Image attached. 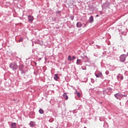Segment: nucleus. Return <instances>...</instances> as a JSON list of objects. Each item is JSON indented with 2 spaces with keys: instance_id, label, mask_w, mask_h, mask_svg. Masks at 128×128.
<instances>
[{
  "instance_id": "nucleus-1",
  "label": "nucleus",
  "mask_w": 128,
  "mask_h": 128,
  "mask_svg": "<svg viewBox=\"0 0 128 128\" xmlns=\"http://www.w3.org/2000/svg\"><path fill=\"white\" fill-rule=\"evenodd\" d=\"M9 68H10L12 70H16L18 68V66L16 62H12L10 64Z\"/></svg>"
},
{
  "instance_id": "nucleus-2",
  "label": "nucleus",
  "mask_w": 128,
  "mask_h": 128,
  "mask_svg": "<svg viewBox=\"0 0 128 128\" xmlns=\"http://www.w3.org/2000/svg\"><path fill=\"white\" fill-rule=\"evenodd\" d=\"M126 55L124 54H122L120 56V60L121 62H126Z\"/></svg>"
},
{
  "instance_id": "nucleus-3",
  "label": "nucleus",
  "mask_w": 128,
  "mask_h": 128,
  "mask_svg": "<svg viewBox=\"0 0 128 128\" xmlns=\"http://www.w3.org/2000/svg\"><path fill=\"white\" fill-rule=\"evenodd\" d=\"M114 96H115L117 100H120L122 98V94L117 93L114 95Z\"/></svg>"
},
{
  "instance_id": "nucleus-4",
  "label": "nucleus",
  "mask_w": 128,
  "mask_h": 128,
  "mask_svg": "<svg viewBox=\"0 0 128 128\" xmlns=\"http://www.w3.org/2000/svg\"><path fill=\"white\" fill-rule=\"evenodd\" d=\"M28 22H29L30 24H32V22H34V18L33 16L29 15L28 16Z\"/></svg>"
},
{
  "instance_id": "nucleus-5",
  "label": "nucleus",
  "mask_w": 128,
  "mask_h": 128,
  "mask_svg": "<svg viewBox=\"0 0 128 128\" xmlns=\"http://www.w3.org/2000/svg\"><path fill=\"white\" fill-rule=\"evenodd\" d=\"M95 76L96 78H104V76H102V72H98L95 74Z\"/></svg>"
},
{
  "instance_id": "nucleus-6",
  "label": "nucleus",
  "mask_w": 128,
  "mask_h": 128,
  "mask_svg": "<svg viewBox=\"0 0 128 128\" xmlns=\"http://www.w3.org/2000/svg\"><path fill=\"white\" fill-rule=\"evenodd\" d=\"M76 64H78L79 66H82V61L81 60L78 59L76 60Z\"/></svg>"
},
{
  "instance_id": "nucleus-7",
  "label": "nucleus",
  "mask_w": 128,
  "mask_h": 128,
  "mask_svg": "<svg viewBox=\"0 0 128 128\" xmlns=\"http://www.w3.org/2000/svg\"><path fill=\"white\" fill-rule=\"evenodd\" d=\"M63 98H64V100H68V96L66 92L64 94Z\"/></svg>"
},
{
  "instance_id": "nucleus-8",
  "label": "nucleus",
  "mask_w": 128,
  "mask_h": 128,
  "mask_svg": "<svg viewBox=\"0 0 128 128\" xmlns=\"http://www.w3.org/2000/svg\"><path fill=\"white\" fill-rule=\"evenodd\" d=\"M89 22H90V24H92V22H94V16H91L90 17Z\"/></svg>"
},
{
  "instance_id": "nucleus-9",
  "label": "nucleus",
  "mask_w": 128,
  "mask_h": 128,
  "mask_svg": "<svg viewBox=\"0 0 128 128\" xmlns=\"http://www.w3.org/2000/svg\"><path fill=\"white\" fill-rule=\"evenodd\" d=\"M19 68V70H24V65L22 64H20L18 66Z\"/></svg>"
},
{
  "instance_id": "nucleus-10",
  "label": "nucleus",
  "mask_w": 128,
  "mask_h": 128,
  "mask_svg": "<svg viewBox=\"0 0 128 128\" xmlns=\"http://www.w3.org/2000/svg\"><path fill=\"white\" fill-rule=\"evenodd\" d=\"M75 94H76L78 98H80V93L76 89Z\"/></svg>"
},
{
  "instance_id": "nucleus-11",
  "label": "nucleus",
  "mask_w": 128,
  "mask_h": 128,
  "mask_svg": "<svg viewBox=\"0 0 128 128\" xmlns=\"http://www.w3.org/2000/svg\"><path fill=\"white\" fill-rule=\"evenodd\" d=\"M30 126L31 128H34V126H36V124H34V122L32 121H31L30 122Z\"/></svg>"
},
{
  "instance_id": "nucleus-12",
  "label": "nucleus",
  "mask_w": 128,
  "mask_h": 128,
  "mask_svg": "<svg viewBox=\"0 0 128 128\" xmlns=\"http://www.w3.org/2000/svg\"><path fill=\"white\" fill-rule=\"evenodd\" d=\"M54 78L55 80H58L60 78V77L58 74H55Z\"/></svg>"
},
{
  "instance_id": "nucleus-13",
  "label": "nucleus",
  "mask_w": 128,
  "mask_h": 128,
  "mask_svg": "<svg viewBox=\"0 0 128 128\" xmlns=\"http://www.w3.org/2000/svg\"><path fill=\"white\" fill-rule=\"evenodd\" d=\"M11 128H16V123L13 122L11 124Z\"/></svg>"
},
{
  "instance_id": "nucleus-14",
  "label": "nucleus",
  "mask_w": 128,
  "mask_h": 128,
  "mask_svg": "<svg viewBox=\"0 0 128 128\" xmlns=\"http://www.w3.org/2000/svg\"><path fill=\"white\" fill-rule=\"evenodd\" d=\"M103 6L104 8H108L110 6V4L108 3H105L104 4Z\"/></svg>"
},
{
  "instance_id": "nucleus-15",
  "label": "nucleus",
  "mask_w": 128,
  "mask_h": 128,
  "mask_svg": "<svg viewBox=\"0 0 128 128\" xmlns=\"http://www.w3.org/2000/svg\"><path fill=\"white\" fill-rule=\"evenodd\" d=\"M76 26L77 28H82V22H78L76 24Z\"/></svg>"
},
{
  "instance_id": "nucleus-16",
  "label": "nucleus",
  "mask_w": 128,
  "mask_h": 128,
  "mask_svg": "<svg viewBox=\"0 0 128 128\" xmlns=\"http://www.w3.org/2000/svg\"><path fill=\"white\" fill-rule=\"evenodd\" d=\"M21 72V74H24V76H26V72L27 71H25L24 70H20Z\"/></svg>"
},
{
  "instance_id": "nucleus-17",
  "label": "nucleus",
  "mask_w": 128,
  "mask_h": 128,
  "mask_svg": "<svg viewBox=\"0 0 128 128\" xmlns=\"http://www.w3.org/2000/svg\"><path fill=\"white\" fill-rule=\"evenodd\" d=\"M80 58H82V60H88L87 56H81Z\"/></svg>"
},
{
  "instance_id": "nucleus-18",
  "label": "nucleus",
  "mask_w": 128,
  "mask_h": 128,
  "mask_svg": "<svg viewBox=\"0 0 128 128\" xmlns=\"http://www.w3.org/2000/svg\"><path fill=\"white\" fill-rule=\"evenodd\" d=\"M39 112H40V114H44V110H42V109H40V110H39Z\"/></svg>"
},
{
  "instance_id": "nucleus-19",
  "label": "nucleus",
  "mask_w": 128,
  "mask_h": 128,
  "mask_svg": "<svg viewBox=\"0 0 128 128\" xmlns=\"http://www.w3.org/2000/svg\"><path fill=\"white\" fill-rule=\"evenodd\" d=\"M68 60H70V62H72V56H68Z\"/></svg>"
},
{
  "instance_id": "nucleus-20",
  "label": "nucleus",
  "mask_w": 128,
  "mask_h": 128,
  "mask_svg": "<svg viewBox=\"0 0 128 128\" xmlns=\"http://www.w3.org/2000/svg\"><path fill=\"white\" fill-rule=\"evenodd\" d=\"M19 42H24V38H20L18 40Z\"/></svg>"
},
{
  "instance_id": "nucleus-21",
  "label": "nucleus",
  "mask_w": 128,
  "mask_h": 128,
  "mask_svg": "<svg viewBox=\"0 0 128 128\" xmlns=\"http://www.w3.org/2000/svg\"><path fill=\"white\" fill-rule=\"evenodd\" d=\"M74 16H70V18L71 20H74Z\"/></svg>"
},
{
  "instance_id": "nucleus-22",
  "label": "nucleus",
  "mask_w": 128,
  "mask_h": 128,
  "mask_svg": "<svg viewBox=\"0 0 128 128\" xmlns=\"http://www.w3.org/2000/svg\"><path fill=\"white\" fill-rule=\"evenodd\" d=\"M110 74V71L108 70H106V76Z\"/></svg>"
},
{
  "instance_id": "nucleus-23",
  "label": "nucleus",
  "mask_w": 128,
  "mask_h": 128,
  "mask_svg": "<svg viewBox=\"0 0 128 128\" xmlns=\"http://www.w3.org/2000/svg\"><path fill=\"white\" fill-rule=\"evenodd\" d=\"M91 82H92V84H94V78H91Z\"/></svg>"
},
{
  "instance_id": "nucleus-24",
  "label": "nucleus",
  "mask_w": 128,
  "mask_h": 128,
  "mask_svg": "<svg viewBox=\"0 0 128 128\" xmlns=\"http://www.w3.org/2000/svg\"><path fill=\"white\" fill-rule=\"evenodd\" d=\"M56 14H60V11H56Z\"/></svg>"
},
{
  "instance_id": "nucleus-25",
  "label": "nucleus",
  "mask_w": 128,
  "mask_h": 128,
  "mask_svg": "<svg viewBox=\"0 0 128 128\" xmlns=\"http://www.w3.org/2000/svg\"><path fill=\"white\" fill-rule=\"evenodd\" d=\"M120 80H124V76L120 75Z\"/></svg>"
},
{
  "instance_id": "nucleus-26",
  "label": "nucleus",
  "mask_w": 128,
  "mask_h": 128,
  "mask_svg": "<svg viewBox=\"0 0 128 128\" xmlns=\"http://www.w3.org/2000/svg\"><path fill=\"white\" fill-rule=\"evenodd\" d=\"M52 20L53 22H56V18H53L52 19Z\"/></svg>"
},
{
  "instance_id": "nucleus-27",
  "label": "nucleus",
  "mask_w": 128,
  "mask_h": 128,
  "mask_svg": "<svg viewBox=\"0 0 128 128\" xmlns=\"http://www.w3.org/2000/svg\"><path fill=\"white\" fill-rule=\"evenodd\" d=\"M86 26H88V22H86V24H84V28H86Z\"/></svg>"
},
{
  "instance_id": "nucleus-28",
  "label": "nucleus",
  "mask_w": 128,
  "mask_h": 128,
  "mask_svg": "<svg viewBox=\"0 0 128 128\" xmlns=\"http://www.w3.org/2000/svg\"><path fill=\"white\" fill-rule=\"evenodd\" d=\"M127 95L126 94H122V98H126Z\"/></svg>"
},
{
  "instance_id": "nucleus-29",
  "label": "nucleus",
  "mask_w": 128,
  "mask_h": 128,
  "mask_svg": "<svg viewBox=\"0 0 128 128\" xmlns=\"http://www.w3.org/2000/svg\"><path fill=\"white\" fill-rule=\"evenodd\" d=\"M74 58H76V56H72V60H74Z\"/></svg>"
},
{
  "instance_id": "nucleus-30",
  "label": "nucleus",
  "mask_w": 128,
  "mask_h": 128,
  "mask_svg": "<svg viewBox=\"0 0 128 128\" xmlns=\"http://www.w3.org/2000/svg\"><path fill=\"white\" fill-rule=\"evenodd\" d=\"M116 78H117L118 80V78H120V76H117Z\"/></svg>"
},
{
  "instance_id": "nucleus-31",
  "label": "nucleus",
  "mask_w": 128,
  "mask_h": 128,
  "mask_svg": "<svg viewBox=\"0 0 128 128\" xmlns=\"http://www.w3.org/2000/svg\"><path fill=\"white\" fill-rule=\"evenodd\" d=\"M82 70H86V68H82Z\"/></svg>"
},
{
  "instance_id": "nucleus-32",
  "label": "nucleus",
  "mask_w": 128,
  "mask_h": 128,
  "mask_svg": "<svg viewBox=\"0 0 128 128\" xmlns=\"http://www.w3.org/2000/svg\"><path fill=\"white\" fill-rule=\"evenodd\" d=\"M96 18H98V17L100 16L98 14H97V15H96Z\"/></svg>"
},
{
  "instance_id": "nucleus-33",
  "label": "nucleus",
  "mask_w": 128,
  "mask_h": 128,
  "mask_svg": "<svg viewBox=\"0 0 128 128\" xmlns=\"http://www.w3.org/2000/svg\"><path fill=\"white\" fill-rule=\"evenodd\" d=\"M44 60H48V59L46 58H45Z\"/></svg>"
},
{
  "instance_id": "nucleus-34",
  "label": "nucleus",
  "mask_w": 128,
  "mask_h": 128,
  "mask_svg": "<svg viewBox=\"0 0 128 128\" xmlns=\"http://www.w3.org/2000/svg\"><path fill=\"white\" fill-rule=\"evenodd\" d=\"M128 56V52H127V54L126 55V56Z\"/></svg>"
},
{
  "instance_id": "nucleus-35",
  "label": "nucleus",
  "mask_w": 128,
  "mask_h": 128,
  "mask_svg": "<svg viewBox=\"0 0 128 128\" xmlns=\"http://www.w3.org/2000/svg\"><path fill=\"white\" fill-rule=\"evenodd\" d=\"M39 60H42V58H39Z\"/></svg>"
},
{
  "instance_id": "nucleus-36",
  "label": "nucleus",
  "mask_w": 128,
  "mask_h": 128,
  "mask_svg": "<svg viewBox=\"0 0 128 128\" xmlns=\"http://www.w3.org/2000/svg\"><path fill=\"white\" fill-rule=\"evenodd\" d=\"M124 50V52H126V50Z\"/></svg>"
},
{
  "instance_id": "nucleus-37",
  "label": "nucleus",
  "mask_w": 128,
  "mask_h": 128,
  "mask_svg": "<svg viewBox=\"0 0 128 128\" xmlns=\"http://www.w3.org/2000/svg\"><path fill=\"white\" fill-rule=\"evenodd\" d=\"M14 100L15 102V101H16V100Z\"/></svg>"
},
{
  "instance_id": "nucleus-38",
  "label": "nucleus",
  "mask_w": 128,
  "mask_h": 128,
  "mask_svg": "<svg viewBox=\"0 0 128 128\" xmlns=\"http://www.w3.org/2000/svg\"><path fill=\"white\" fill-rule=\"evenodd\" d=\"M119 76H120V74H119Z\"/></svg>"
}]
</instances>
